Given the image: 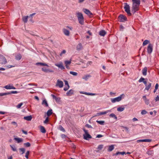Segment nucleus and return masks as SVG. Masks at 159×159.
<instances>
[{
	"label": "nucleus",
	"instance_id": "f03ea898",
	"mask_svg": "<svg viewBox=\"0 0 159 159\" xmlns=\"http://www.w3.org/2000/svg\"><path fill=\"white\" fill-rule=\"evenodd\" d=\"M125 97V95L124 94H122L117 97L111 98V101L113 103L116 102H119L122 100V98H124Z\"/></svg>",
	"mask_w": 159,
	"mask_h": 159
},
{
	"label": "nucleus",
	"instance_id": "58836bf2",
	"mask_svg": "<svg viewBox=\"0 0 159 159\" xmlns=\"http://www.w3.org/2000/svg\"><path fill=\"white\" fill-rule=\"evenodd\" d=\"M96 122H97L99 124L102 125H104V121L97 120Z\"/></svg>",
	"mask_w": 159,
	"mask_h": 159
},
{
	"label": "nucleus",
	"instance_id": "473e14b6",
	"mask_svg": "<svg viewBox=\"0 0 159 159\" xmlns=\"http://www.w3.org/2000/svg\"><path fill=\"white\" fill-rule=\"evenodd\" d=\"M52 109H50L47 111V114L48 116H49L52 115Z\"/></svg>",
	"mask_w": 159,
	"mask_h": 159
},
{
	"label": "nucleus",
	"instance_id": "09e8293b",
	"mask_svg": "<svg viewBox=\"0 0 159 159\" xmlns=\"http://www.w3.org/2000/svg\"><path fill=\"white\" fill-rule=\"evenodd\" d=\"M23 103L22 102L20 103L16 106V107L17 108H20L21 107V106L23 105Z\"/></svg>",
	"mask_w": 159,
	"mask_h": 159
},
{
	"label": "nucleus",
	"instance_id": "3c124183",
	"mask_svg": "<svg viewBox=\"0 0 159 159\" xmlns=\"http://www.w3.org/2000/svg\"><path fill=\"white\" fill-rule=\"evenodd\" d=\"M18 93V92L16 91H12L10 92H8V93H9V94L11 93L16 94Z\"/></svg>",
	"mask_w": 159,
	"mask_h": 159
},
{
	"label": "nucleus",
	"instance_id": "5fc2aeb1",
	"mask_svg": "<svg viewBox=\"0 0 159 159\" xmlns=\"http://www.w3.org/2000/svg\"><path fill=\"white\" fill-rule=\"evenodd\" d=\"M10 147L12 149V150L13 151H16V149L14 146H12L11 145H10Z\"/></svg>",
	"mask_w": 159,
	"mask_h": 159
},
{
	"label": "nucleus",
	"instance_id": "a18cd8bd",
	"mask_svg": "<svg viewBox=\"0 0 159 159\" xmlns=\"http://www.w3.org/2000/svg\"><path fill=\"white\" fill-rule=\"evenodd\" d=\"M90 76L89 75H86L84 76V77H83L82 78V79H84L86 80H87L88 79L89 77H90Z\"/></svg>",
	"mask_w": 159,
	"mask_h": 159
},
{
	"label": "nucleus",
	"instance_id": "c9c22d12",
	"mask_svg": "<svg viewBox=\"0 0 159 159\" xmlns=\"http://www.w3.org/2000/svg\"><path fill=\"white\" fill-rule=\"evenodd\" d=\"M109 116L111 117L114 118V119H117V117L116 115L113 113H112Z\"/></svg>",
	"mask_w": 159,
	"mask_h": 159
},
{
	"label": "nucleus",
	"instance_id": "a878e982",
	"mask_svg": "<svg viewBox=\"0 0 159 159\" xmlns=\"http://www.w3.org/2000/svg\"><path fill=\"white\" fill-rule=\"evenodd\" d=\"M40 130L41 132L43 133H46V131L44 128L42 126H40Z\"/></svg>",
	"mask_w": 159,
	"mask_h": 159
},
{
	"label": "nucleus",
	"instance_id": "0eeeda50",
	"mask_svg": "<svg viewBox=\"0 0 159 159\" xmlns=\"http://www.w3.org/2000/svg\"><path fill=\"white\" fill-rule=\"evenodd\" d=\"M56 86L59 87L60 88H62L63 86V83L62 81L58 80L56 84Z\"/></svg>",
	"mask_w": 159,
	"mask_h": 159
},
{
	"label": "nucleus",
	"instance_id": "864d4df0",
	"mask_svg": "<svg viewBox=\"0 0 159 159\" xmlns=\"http://www.w3.org/2000/svg\"><path fill=\"white\" fill-rule=\"evenodd\" d=\"M145 79L143 77H141L139 80V83L141 82H143L144 81Z\"/></svg>",
	"mask_w": 159,
	"mask_h": 159
},
{
	"label": "nucleus",
	"instance_id": "4be33fe9",
	"mask_svg": "<svg viewBox=\"0 0 159 159\" xmlns=\"http://www.w3.org/2000/svg\"><path fill=\"white\" fill-rule=\"evenodd\" d=\"M83 46L81 43H79L76 47V49L77 50L80 51L82 49Z\"/></svg>",
	"mask_w": 159,
	"mask_h": 159
},
{
	"label": "nucleus",
	"instance_id": "8fccbe9b",
	"mask_svg": "<svg viewBox=\"0 0 159 159\" xmlns=\"http://www.w3.org/2000/svg\"><path fill=\"white\" fill-rule=\"evenodd\" d=\"M133 3H140V0H132Z\"/></svg>",
	"mask_w": 159,
	"mask_h": 159
},
{
	"label": "nucleus",
	"instance_id": "20e7f679",
	"mask_svg": "<svg viewBox=\"0 0 159 159\" xmlns=\"http://www.w3.org/2000/svg\"><path fill=\"white\" fill-rule=\"evenodd\" d=\"M84 131L85 133L83 134L84 139L88 140L89 139L92 138L91 136L88 133L87 130L84 129Z\"/></svg>",
	"mask_w": 159,
	"mask_h": 159
},
{
	"label": "nucleus",
	"instance_id": "393cba45",
	"mask_svg": "<svg viewBox=\"0 0 159 159\" xmlns=\"http://www.w3.org/2000/svg\"><path fill=\"white\" fill-rule=\"evenodd\" d=\"M32 119V117L31 116H25L24 117V119L27 120H28V121L31 120Z\"/></svg>",
	"mask_w": 159,
	"mask_h": 159
},
{
	"label": "nucleus",
	"instance_id": "2eb2a0df",
	"mask_svg": "<svg viewBox=\"0 0 159 159\" xmlns=\"http://www.w3.org/2000/svg\"><path fill=\"white\" fill-rule=\"evenodd\" d=\"M103 145L102 144L99 145L98 146L97 148V152H100L102 149L103 148Z\"/></svg>",
	"mask_w": 159,
	"mask_h": 159
},
{
	"label": "nucleus",
	"instance_id": "c85d7f7f",
	"mask_svg": "<svg viewBox=\"0 0 159 159\" xmlns=\"http://www.w3.org/2000/svg\"><path fill=\"white\" fill-rule=\"evenodd\" d=\"M99 34L101 36H104L106 34V32L104 30H102L99 32Z\"/></svg>",
	"mask_w": 159,
	"mask_h": 159
},
{
	"label": "nucleus",
	"instance_id": "bf43d9fd",
	"mask_svg": "<svg viewBox=\"0 0 159 159\" xmlns=\"http://www.w3.org/2000/svg\"><path fill=\"white\" fill-rule=\"evenodd\" d=\"M66 28L69 29L70 30H72L73 29L72 27H71V26H67L66 27Z\"/></svg>",
	"mask_w": 159,
	"mask_h": 159
},
{
	"label": "nucleus",
	"instance_id": "f8f14e48",
	"mask_svg": "<svg viewBox=\"0 0 159 159\" xmlns=\"http://www.w3.org/2000/svg\"><path fill=\"white\" fill-rule=\"evenodd\" d=\"M62 32L66 36H68L70 35V32L66 28H64L62 30Z\"/></svg>",
	"mask_w": 159,
	"mask_h": 159
},
{
	"label": "nucleus",
	"instance_id": "39448f33",
	"mask_svg": "<svg viewBox=\"0 0 159 159\" xmlns=\"http://www.w3.org/2000/svg\"><path fill=\"white\" fill-rule=\"evenodd\" d=\"M153 45L151 43L148 44L147 48V52L148 53L150 54L152 52L153 49Z\"/></svg>",
	"mask_w": 159,
	"mask_h": 159
},
{
	"label": "nucleus",
	"instance_id": "72a5a7b5",
	"mask_svg": "<svg viewBox=\"0 0 159 159\" xmlns=\"http://www.w3.org/2000/svg\"><path fill=\"white\" fill-rule=\"evenodd\" d=\"M114 149V147L113 145H111L109 147L108 151H111Z\"/></svg>",
	"mask_w": 159,
	"mask_h": 159
},
{
	"label": "nucleus",
	"instance_id": "f257e3e1",
	"mask_svg": "<svg viewBox=\"0 0 159 159\" xmlns=\"http://www.w3.org/2000/svg\"><path fill=\"white\" fill-rule=\"evenodd\" d=\"M140 4V3H133L131 8V11L132 13H134L139 10Z\"/></svg>",
	"mask_w": 159,
	"mask_h": 159
},
{
	"label": "nucleus",
	"instance_id": "2f4dec72",
	"mask_svg": "<svg viewBox=\"0 0 159 159\" xmlns=\"http://www.w3.org/2000/svg\"><path fill=\"white\" fill-rule=\"evenodd\" d=\"M42 104L43 105H45V106L46 107L48 106L47 102L46 100H43Z\"/></svg>",
	"mask_w": 159,
	"mask_h": 159
},
{
	"label": "nucleus",
	"instance_id": "c756f323",
	"mask_svg": "<svg viewBox=\"0 0 159 159\" xmlns=\"http://www.w3.org/2000/svg\"><path fill=\"white\" fill-rule=\"evenodd\" d=\"M36 65H40L41 66H48V65L44 63H43L41 62H38L36 63Z\"/></svg>",
	"mask_w": 159,
	"mask_h": 159
},
{
	"label": "nucleus",
	"instance_id": "052dcab7",
	"mask_svg": "<svg viewBox=\"0 0 159 159\" xmlns=\"http://www.w3.org/2000/svg\"><path fill=\"white\" fill-rule=\"evenodd\" d=\"M48 118L47 117L46 119L44 121V123H45V124H46L47 123H48Z\"/></svg>",
	"mask_w": 159,
	"mask_h": 159
},
{
	"label": "nucleus",
	"instance_id": "338daca9",
	"mask_svg": "<svg viewBox=\"0 0 159 159\" xmlns=\"http://www.w3.org/2000/svg\"><path fill=\"white\" fill-rule=\"evenodd\" d=\"M65 86L69 85L67 81H65Z\"/></svg>",
	"mask_w": 159,
	"mask_h": 159
},
{
	"label": "nucleus",
	"instance_id": "f3484780",
	"mask_svg": "<svg viewBox=\"0 0 159 159\" xmlns=\"http://www.w3.org/2000/svg\"><path fill=\"white\" fill-rule=\"evenodd\" d=\"M42 70L43 71L45 72H53V71L52 70H50L48 69H47L45 68H42Z\"/></svg>",
	"mask_w": 159,
	"mask_h": 159
},
{
	"label": "nucleus",
	"instance_id": "b1692460",
	"mask_svg": "<svg viewBox=\"0 0 159 159\" xmlns=\"http://www.w3.org/2000/svg\"><path fill=\"white\" fill-rule=\"evenodd\" d=\"M1 63L2 64H5L7 63V60L5 57L3 56V58H1Z\"/></svg>",
	"mask_w": 159,
	"mask_h": 159
},
{
	"label": "nucleus",
	"instance_id": "9d476101",
	"mask_svg": "<svg viewBox=\"0 0 159 159\" xmlns=\"http://www.w3.org/2000/svg\"><path fill=\"white\" fill-rule=\"evenodd\" d=\"M55 65L58 67L61 70H64L65 69L64 66H63V63L62 62H60L58 64H55Z\"/></svg>",
	"mask_w": 159,
	"mask_h": 159
},
{
	"label": "nucleus",
	"instance_id": "6e6552de",
	"mask_svg": "<svg viewBox=\"0 0 159 159\" xmlns=\"http://www.w3.org/2000/svg\"><path fill=\"white\" fill-rule=\"evenodd\" d=\"M4 88H5L7 89H15L16 88L14 87L12 84H9L6 85L4 87Z\"/></svg>",
	"mask_w": 159,
	"mask_h": 159
},
{
	"label": "nucleus",
	"instance_id": "1a4fd4ad",
	"mask_svg": "<svg viewBox=\"0 0 159 159\" xmlns=\"http://www.w3.org/2000/svg\"><path fill=\"white\" fill-rule=\"evenodd\" d=\"M111 112V110H108L107 111L104 112H101L99 113H98L96 114V115L95 116H98L102 115H105L107 114V113L110 112Z\"/></svg>",
	"mask_w": 159,
	"mask_h": 159
},
{
	"label": "nucleus",
	"instance_id": "412c9836",
	"mask_svg": "<svg viewBox=\"0 0 159 159\" xmlns=\"http://www.w3.org/2000/svg\"><path fill=\"white\" fill-rule=\"evenodd\" d=\"M14 139L18 143L22 142L23 140L22 139L19 138H15Z\"/></svg>",
	"mask_w": 159,
	"mask_h": 159
},
{
	"label": "nucleus",
	"instance_id": "e2e57ef3",
	"mask_svg": "<svg viewBox=\"0 0 159 159\" xmlns=\"http://www.w3.org/2000/svg\"><path fill=\"white\" fill-rule=\"evenodd\" d=\"M86 126L89 128H92V126L91 125L88 124H86Z\"/></svg>",
	"mask_w": 159,
	"mask_h": 159
},
{
	"label": "nucleus",
	"instance_id": "774afa93",
	"mask_svg": "<svg viewBox=\"0 0 159 159\" xmlns=\"http://www.w3.org/2000/svg\"><path fill=\"white\" fill-rule=\"evenodd\" d=\"M60 130L63 131H65L64 129L61 126L60 127Z\"/></svg>",
	"mask_w": 159,
	"mask_h": 159
},
{
	"label": "nucleus",
	"instance_id": "ea45409f",
	"mask_svg": "<svg viewBox=\"0 0 159 159\" xmlns=\"http://www.w3.org/2000/svg\"><path fill=\"white\" fill-rule=\"evenodd\" d=\"M70 74H71L74 76H76L78 75V73L77 72L73 71H70Z\"/></svg>",
	"mask_w": 159,
	"mask_h": 159
},
{
	"label": "nucleus",
	"instance_id": "4d7b16f0",
	"mask_svg": "<svg viewBox=\"0 0 159 159\" xmlns=\"http://www.w3.org/2000/svg\"><path fill=\"white\" fill-rule=\"evenodd\" d=\"M66 51L65 50H63L61 52L60 54V55L61 56L63 54H64L66 53Z\"/></svg>",
	"mask_w": 159,
	"mask_h": 159
},
{
	"label": "nucleus",
	"instance_id": "7ed1b4c3",
	"mask_svg": "<svg viewBox=\"0 0 159 159\" xmlns=\"http://www.w3.org/2000/svg\"><path fill=\"white\" fill-rule=\"evenodd\" d=\"M79 22V23L81 25L84 24V17L82 13L79 12H77L76 13Z\"/></svg>",
	"mask_w": 159,
	"mask_h": 159
},
{
	"label": "nucleus",
	"instance_id": "de8ad7c7",
	"mask_svg": "<svg viewBox=\"0 0 159 159\" xmlns=\"http://www.w3.org/2000/svg\"><path fill=\"white\" fill-rule=\"evenodd\" d=\"M30 152L29 151H28L26 152L25 153V157L27 159H28V156Z\"/></svg>",
	"mask_w": 159,
	"mask_h": 159
},
{
	"label": "nucleus",
	"instance_id": "79ce46f5",
	"mask_svg": "<svg viewBox=\"0 0 159 159\" xmlns=\"http://www.w3.org/2000/svg\"><path fill=\"white\" fill-rule=\"evenodd\" d=\"M125 153V152H118L116 153L115 155H118L119 154H121L122 155H124Z\"/></svg>",
	"mask_w": 159,
	"mask_h": 159
},
{
	"label": "nucleus",
	"instance_id": "4c0bfd02",
	"mask_svg": "<svg viewBox=\"0 0 159 159\" xmlns=\"http://www.w3.org/2000/svg\"><path fill=\"white\" fill-rule=\"evenodd\" d=\"M9 94V93H8V92L5 93H0V96H3Z\"/></svg>",
	"mask_w": 159,
	"mask_h": 159
},
{
	"label": "nucleus",
	"instance_id": "a211bd4d",
	"mask_svg": "<svg viewBox=\"0 0 159 159\" xmlns=\"http://www.w3.org/2000/svg\"><path fill=\"white\" fill-rule=\"evenodd\" d=\"M74 92L73 90L70 89L66 93V94L67 96H70Z\"/></svg>",
	"mask_w": 159,
	"mask_h": 159
},
{
	"label": "nucleus",
	"instance_id": "69168bd1",
	"mask_svg": "<svg viewBox=\"0 0 159 159\" xmlns=\"http://www.w3.org/2000/svg\"><path fill=\"white\" fill-rule=\"evenodd\" d=\"M155 100L156 102L159 101V96H157Z\"/></svg>",
	"mask_w": 159,
	"mask_h": 159
},
{
	"label": "nucleus",
	"instance_id": "7c9ffc66",
	"mask_svg": "<svg viewBox=\"0 0 159 159\" xmlns=\"http://www.w3.org/2000/svg\"><path fill=\"white\" fill-rule=\"evenodd\" d=\"M28 16H25L22 18L23 21L25 22L26 23L27 22L28 20Z\"/></svg>",
	"mask_w": 159,
	"mask_h": 159
},
{
	"label": "nucleus",
	"instance_id": "aec40b11",
	"mask_svg": "<svg viewBox=\"0 0 159 159\" xmlns=\"http://www.w3.org/2000/svg\"><path fill=\"white\" fill-rule=\"evenodd\" d=\"M51 96L57 102H59L60 101V98L57 97L55 96L53 94H52Z\"/></svg>",
	"mask_w": 159,
	"mask_h": 159
},
{
	"label": "nucleus",
	"instance_id": "9b49d317",
	"mask_svg": "<svg viewBox=\"0 0 159 159\" xmlns=\"http://www.w3.org/2000/svg\"><path fill=\"white\" fill-rule=\"evenodd\" d=\"M119 20L120 22H124L126 20V18L123 15H120L119 17Z\"/></svg>",
	"mask_w": 159,
	"mask_h": 159
},
{
	"label": "nucleus",
	"instance_id": "bb28decb",
	"mask_svg": "<svg viewBox=\"0 0 159 159\" xmlns=\"http://www.w3.org/2000/svg\"><path fill=\"white\" fill-rule=\"evenodd\" d=\"M151 83H148V84L146 86V87L145 88V90H148L150 88H151Z\"/></svg>",
	"mask_w": 159,
	"mask_h": 159
},
{
	"label": "nucleus",
	"instance_id": "dca6fc26",
	"mask_svg": "<svg viewBox=\"0 0 159 159\" xmlns=\"http://www.w3.org/2000/svg\"><path fill=\"white\" fill-rule=\"evenodd\" d=\"M148 70L147 68L145 67L142 70V74L143 75L145 76L147 75Z\"/></svg>",
	"mask_w": 159,
	"mask_h": 159
},
{
	"label": "nucleus",
	"instance_id": "423d86ee",
	"mask_svg": "<svg viewBox=\"0 0 159 159\" xmlns=\"http://www.w3.org/2000/svg\"><path fill=\"white\" fill-rule=\"evenodd\" d=\"M125 6L124 7V8L125 9V11L129 15H131V13L130 12V6L127 3H125Z\"/></svg>",
	"mask_w": 159,
	"mask_h": 159
},
{
	"label": "nucleus",
	"instance_id": "e433bc0d",
	"mask_svg": "<svg viewBox=\"0 0 159 159\" xmlns=\"http://www.w3.org/2000/svg\"><path fill=\"white\" fill-rule=\"evenodd\" d=\"M20 150V152H21V154H23L25 152V149L24 148H20L19 149Z\"/></svg>",
	"mask_w": 159,
	"mask_h": 159
},
{
	"label": "nucleus",
	"instance_id": "0e129e2a",
	"mask_svg": "<svg viewBox=\"0 0 159 159\" xmlns=\"http://www.w3.org/2000/svg\"><path fill=\"white\" fill-rule=\"evenodd\" d=\"M158 87V84H156L155 86V89H157Z\"/></svg>",
	"mask_w": 159,
	"mask_h": 159
},
{
	"label": "nucleus",
	"instance_id": "a19ab883",
	"mask_svg": "<svg viewBox=\"0 0 159 159\" xmlns=\"http://www.w3.org/2000/svg\"><path fill=\"white\" fill-rule=\"evenodd\" d=\"M147 154L149 155H152L153 154V150H149L147 152Z\"/></svg>",
	"mask_w": 159,
	"mask_h": 159
},
{
	"label": "nucleus",
	"instance_id": "c03bdc74",
	"mask_svg": "<svg viewBox=\"0 0 159 159\" xmlns=\"http://www.w3.org/2000/svg\"><path fill=\"white\" fill-rule=\"evenodd\" d=\"M24 145L26 147H29L30 146V143L29 142H27L24 144Z\"/></svg>",
	"mask_w": 159,
	"mask_h": 159
},
{
	"label": "nucleus",
	"instance_id": "37998d69",
	"mask_svg": "<svg viewBox=\"0 0 159 159\" xmlns=\"http://www.w3.org/2000/svg\"><path fill=\"white\" fill-rule=\"evenodd\" d=\"M143 142H150L152 141L151 139H143Z\"/></svg>",
	"mask_w": 159,
	"mask_h": 159
},
{
	"label": "nucleus",
	"instance_id": "680f3d73",
	"mask_svg": "<svg viewBox=\"0 0 159 159\" xmlns=\"http://www.w3.org/2000/svg\"><path fill=\"white\" fill-rule=\"evenodd\" d=\"M103 137V135L101 134H98L96 137L97 138H100Z\"/></svg>",
	"mask_w": 159,
	"mask_h": 159
},
{
	"label": "nucleus",
	"instance_id": "603ef678",
	"mask_svg": "<svg viewBox=\"0 0 159 159\" xmlns=\"http://www.w3.org/2000/svg\"><path fill=\"white\" fill-rule=\"evenodd\" d=\"M147 113V111L144 110H142V111L141 112V114H142L143 115H145Z\"/></svg>",
	"mask_w": 159,
	"mask_h": 159
},
{
	"label": "nucleus",
	"instance_id": "4468645a",
	"mask_svg": "<svg viewBox=\"0 0 159 159\" xmlns=\"http://www.w3.org/2000/svg\"><path fill=\"white\" fill-rule=\"evenodd\" d=\"M143 98L144 101V102L145 103L148 105L149 103V99H148L146 98V96H143Z\"/></svg>",
	"mask_w": 159,
	"mask_h": 159
},
{
	"label": "nucleus",
	"instance_id": "49530a36",
	"mask_svg": "<svg viewBox=\"0 0 159 159\" xmlns=\"http://www.w3.org/2000/svg\"><path fill=\"white\" fill-rule=\"evenodd\" d=\"M69 85L65 86V87L64 88V90L65 91H66L69 89Z\"/></svg>",
	"mask_w": 159,
	"mask_h": 159
},
{
	"label": "nucleus",
	"instance_id": "6e6d98bb",
	"mask_svg": "<svg viewBox=\"0 0 159 159\" xmlns=\"http://www.w3.org/2000/svg\"><path fill=\"white\" fill-rule=\"evenodd\" d=\"M87 95L94 96V95H96V94L95 93H87Z\"/></svg>",
	"mask_w": 159,
	"mask_h": 159
},
{
	"label": "nucleus",
	"instance_id": "6ab92c4d",
	"mask_svg": "<svg viewBox=\"0 0 159 159\" xmlns=\"http://www.w3.org/2000/svg\"><path fill=\"white\" fill-rule=\"evenodd\" d=\"M84 12L85 13L89 16H91L92 15V13L88 10L85 9L83 10Z\"/></svg>",
	"mask_w": 159,
	"mask_h": 159
},
{
	"label": "nucleus",
	"instance_id": "f704fd0d",
	"mask_svg": "<svg viewBox=\"0 0 159 159\" xmlns=\"http://www.w3.org/2000/svg\"><path fill=\"white\" fill-rule=\"evenodd\" d=\"M125 108L120 107L117 108V110L118 111H122L124 110Z\"/></svg>",
	"mask_w": 159,
	"mask_h": 159
},
{
	"label": "nucleus",
	"instance_id": "5701e85b",
	"mask_svg": "<svg viewBox=\"0 0 159 159\" xmlns=\"http://www.w3.org/2000/svg\"><path fill=\"white\" fill-rule=\"evenodd\" d=\"M21 55L19 53L17 54L15 56V58L17 60H20L21 59Z\"/></svg>",
	"mask_w": 159,
	"mask_h": 159
},
{
	"label": "nucleus",
	"instance_id": "cd10ccee",
	"mask_svg": "<svg viewBox=\"0 0 159 159\" xmlns=\"http://www.w3.org/2000/svg\"><path fill=\"white\" fill-rule=\"evenodd\" d=\"M149 43H150V41L148 40H145L143 42V46H144L146 45L147 44H149Z\"/></svg>",
	"mask_w": 159,
	"mask_h": 159
},
{
	"label": "nucleus",
	"instance_id": "ddd939ff",
	"mask_svg": "<svg viewBox=\"0 0 159 159\" xmlns=\"http://www.w3.org/2000/svg\"><path fill=\"white\" fill-rule=\"evenodd\" d=\"M64 63L66 68L68 69H69V66L71 63V61H64Z\"/></svg>",
	"mask_w": 159,
	"mask_h": 159
},
{
	"label": "nucleus",
	"instance_id": "13d9d810",
	"mask_svg": "<svg viewBox=\"0 0 159 159\" xmlns=\"http://www.w3.org/2000/svg\"><path fill=\"white\" fill-rule=\"evenodd\" d=\"M122 127L127 132H129V129L127 127L124 126H122Z\"/></svg>",
	"mask_w": 159,
	"mask_h": 159
}]
</instances>
